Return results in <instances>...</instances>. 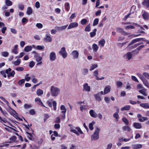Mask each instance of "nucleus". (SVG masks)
I'll list each match as a JSON object with an SVG mask.
<instances>
[{
    "label": "nucleus",
    "instance_id": "f257e3e1",
    "mask_svg": "<svg viewBox=\"0 0 149 149\" xmlns=\"http://www.w3.org/2000/svg\"><path fill=\"white\" fill-rule=\"evenodd\" d=\"M50 91L51 95L52 97H56L60 92V89L54 86L50 87Z\"/></svg>",
    "mask_w": 149,
    "mask_h": 149
},
{
    "label": "nucleus",
    "instance_id": "f03ea898",
    "mask_svg": "<svg viewBox=\"0 0 149 149\" xmlns=\"http://www.w3.org/2000/svg\"><path fill=\"white\" fill-rule=\"evenodd\" d=\"M100 129L98 128H97L93 134L92 136L91 139L92 140H96L99 138V132Z\"/></svg>",
    "mask_w": 149,
    "mask_h": 149
},
{
    "label": "nucleus",
    "instance_id": "7ed1b4c3",
    "mask_svg": "<svg viewBox=\"0 0 149 149\" xmlns=\"http://www.w3.org/2000/svg\"><path fill=\"white\" fill-rule=\"evenodd\" d=\"M58 54L61 55L64 58H65L67 56V52L65 48L64 47H62L59 52Z\"/></svg>",
    "mask_w": 149,
    "mask_h": 149
},
{
    "label": "nucleus",
    "instance_id": "20e7f679",
    "mask_svg": "<svg viewBox=\"0 0 149 149\" xmlns=\"http://www.w3.org/2000/svg\"><path fill=\"white\" fill-rule=\"evenodd\" d=\"M60 110L61 111V117L63 119H65V113L66 112L67 109L63 105H62L60 106Z\"/></svg>",
    "mask_w": 149,
    "mask_h": 149
},
{
    "label": "nucleus",
    "instance_id": "39448f33",
    "mask_svg": "<svg viewBox=\"0 0 149 149\" xmlns=\"http://www.w3.org/2000/svg\"><path fill=\"white\" fill-rule=\"evenodd\" d=\"M142 15L143 19L146 20H149V13L145 10H142Z\"/></svg>",
    "mask_w": 149,
    "mask_h": 149
},
{
    "label": "nucleus",
    "instance_id": "423d86ee",
    "mask_svg": "<svg viewBox=\"0 0 149 149\" xmlns=\"http://www.w3.org/2000/svg\"><path fill=\"white\" fill-rule=\"evenodd\" d=\"M46 42H51L52 41V39L51 35L49 33L46 34L45 36L43 39Z\"/></svg>",
    "mask_w": 149,
    "mask_h": 149
},
{
    "label": "nucleus",
    "instance_id": "0eeeda50",
    "mask_svg": "<svg viewBox=\"0 0 149 149\" xmlns=\"http://www.w3.org/2000/svg\"><path fill=\"white\" fill-rule=\"evenodd\" d=\"M56 55L55 52H50L49 54V58L50 61H54L56 59Z\"/></svg>",
    "mask_w": 149,
    "mask_h": 149
},
{
    "label": "nucleus",
    "instance_id": "6e6552de",
    "mask_svg": "<svg viewBox=\"0 0 149 149\" xmlns=\"http://www.w3.org/2000/svg\"><path fill=\"white\" fill-rule=\"evenodd\" d=\"M83 91H84L89 92L91 91V86L87 83H85L83 85Z\"/></svg>",
    "mask_w": 149,
    "mask_h": 149
},
{
    "label": "nucleus",
    "instance_id": "1a4fd4ad",
    "mask_svg": "<svg viewBox=\"0 0 149 149\" xmlns=\"http://www.w3.org/2000/svg\"><path fill=\"white\" fill-rule=\"evenodd\" d=\"M132 57V52H128L127 53L124 54L123 56L124 58L125 59L128 60H130Z\"/></svg>",
    "mask_w": 149,
    "mask_h": 149
},
{
    "label": "nucleus",
    "instance_id": "9d476101",
    "mask_svg": "<svg viewBox=\"0 0 149 149\" xmlns=\"http://www.w3.org/2000/svg\"><path fill=\"white\" fill-rule=\"evenodd\" d=\"M70 131L71 132H73L77 135H79V134H82L83 133V132L81 130V129L78 127L76 128V130H70Z\"/></svg>",
    "mask_w": 149,
    "mask_h": 149
},
{
    "label": "nucleus",
    "instance_id": "9b49d317",
    "mask_svg": "<svg viewBox=\"0 0 149 149\" xmlns=\"http://www.w3.org/2000/svg\"><path fill=\"white\" fill-rule=\"evenodd\" d=\"M78 26V24L77 22H74L70 23L69 25L68 29H71L77 27Z\"/></svg>",
    "mask_w": 149,
    "mask_h": 149
},
{
    "label": "nucleus",
    "instance_id": "f8f14e48",
    "mask_svg": "<svg viewBox=\"0 0 149 149\" xmlns=\"http://www.w3.org/2000/svg\"><path fill=\"white\" fill-rule=\"evenodd\" d=\"M71 54L74 58L77 59L78 58L79 53L78 51L74 50L72 51Z\"/></svg>",
    "mask_w": 149,
    "mask_h": 149
},
{
    "label": "nucleus",
    "instance_id": "ddd939ff",
    "mask_svg": "<svg viewBox=\"0 0 149 149\" xmlns=\"http://www.w3.org/2000/svg\"><path fill=\"white\" fill-rule=\"evenodd\" d=\"M143 39H144V38H137L134 39L128 45V46H129L131 45H133L134 43L137 42H139L141 40H143Z\"/></svg>",
    "mask_w": 149,
    "mask_h": 149
},
{
    "label": "nucleus",
    "instance_id": "4468645a",
    "mask_svg": "<svg viewBox=\"0 0 149 149\" xmlns=\"http://www.w3.org/2000/svg\"><path fill=\"white\" fill-rule=\"evenodd\" d=\"M133 126L134 128L136 129H140L142 127L141 124L139 123H134Z\"/></svg>",
    "mask_w": 149,
    "mask_h": 149
},
{
    "label": "nucleus",
    "instance_id": "2eb2a0df",
    "mask_svg": "<svg viewBox=\"0 0 149 149\" xmlns=\"http://www.w3.org/2000/svg\"><path fill=\"white\" fill-rule=\"evenodd\" d=\"M35 46L34 45H33L32 46H27L25 47L24 49V51L28 52L31 51L33 48H34Z\"/></svg>",
    "mask_w": 149,
    "mask_h": 149
},
{
    "label": "nucleus",
    "instance_id": "dca6fc26",
    "mask_svg": "<svg viewBox=\"0 0 149 149\" xmlns=\"http://www.w3.org/2000/svg\"><path fill=\"white\" fill-rule=\"evenodd\" d=\"M132 148L134 149H140L142 148V145L141 144H134L132 145Z\"/></svg>",
    "mask_w": 149,
    "mask_h": 149
},
{
    "label": "nucleus",
    "instance_id": "f3484780",
    "mask_svg": "<svg viewBox=\"0 0 149 149\" xmlns=\"http://www.w3.org/2000/svg\"><path fill=\"white\" fill-rule=\"evenodd\" d=\"M95 100L98 101H100L101 100V98L100 96V93L94 95Z\"/></svg>",
    "mask_w": 149,
    "mask_h": 149
},
{
    "label": "nucleus",
    "instance_id": "a211bd4d",
    "mask_svg": "<svg viewBox=\"0 0 149 149\" xmlns=\"http://www.w3.org/2000/svg\"><path fill=\"white\" fill-rule=\"evenodd\" d=\"M35 101L40 105L43 107H45V106L43 104V103L42 102L41 99L39 97H37L35 99Z\"/></svg>",
    "mask_w": 149,
    "mask_h": 149
},
{
    "label": "nucleus",
    "instance_id": "6ab92c4d",
    "mask_svg": "<svg viewBox=\"0 0 149 149\" xmlns=\"http://www.w3.org/2000/svg\"><path fill=\"white\" fill-rule=\"evenodd\" d=\"M18 45H15L13 49L12 50V52L15 54H17L18 53Z\"/></svg>",
    "mask_w": 149,
    "mask_h": 149
},
{
    "label": "nucleus",
    "instance_id": "aec40b11",
    "mask_svg": "<svg viewBox=\"0 0 149 149\" xmlns=\"http://www.w3.org/2000/svg\"><path fill=\"white\" fill-rule=\"evenodd\" d=\"M89 113L91 116L93 118H96L97 116V115L96 113L93 109L90 111Z\"/></svg>",
    "mask_w": 149,
    "mask_h": 149
},
{
    "label": "nucleus",
    "instance_id": "412c9836",
    "mask_svg": "<svg viewBox=\"0 0 149 149\" xmlns=\"http://www.w3.org/2000/svg\"><path fill=\"white\" fill-rule=\"evenodd\" d=\"M111 90V87L109 85H108L106 86L104 89V94H107L109 93Z\"/></svg>",
    "mask_w": 149,
    "mask_h": 149
},
{
    "label": "nucleus",
    "instance_id": "4be33fe9",
    "mask_svg": "<svg viewBox=\"0 0 149 149\" xmlns=\"http://www.w3.org/2000/svg\"><path fill=\"white\" fill-rule=\"evenodd\" d=\"M116 30L117 31L121 32L124 35H127L128 33L125 32L123 29L121 28H117Z\"/></svg>",
    "mask_w": 149,
    "mask_h": 149
},
{
    "label": "nucleus",
    "instance_id": "5701e85b",
    "mask_svg": "<svg viewBox=\"0 0 149 149\" xmlns=\"http://www.w3.org/2000/svg\"><path fill=\"white\" fill-rule=\"evenodd\" d=\"M141 107L146 109H149V104L148 103H141L140 104Z\"/></svg>",
    "mask_w": 149,
    "mask_h": 149
},
{
    "label": "nucleus",
    "instance_id": "b1692460",
    "mask_svg": "<svg viewBox=\"0 0 149 149\" xmlns=\"http://www.w3.org/2000/svg\"><path fill=\"white\" fill-rule=\"evenodd\" d=\"M92 48L94 52H96L99 48V47L96 44H93L92 45Z\"/></svg>",
    "mask_w": 149,
    "mask_h": 149
},
{
    "label": "nucleus",
    "instance_id": "393cba45",
    "mask_svg": "<svg viewBox=\"0 0 149 149\" xmlns=\"http://www.w3.org/2000/svg\"><path fill=\"white\" fill-rule=\"evenodd\" d=\"M105 43V40L104 39H102L100 40L99 42V44L101 47H103Z\"/></svg>",
    "mask_w": 149,
    "mask_h": 149
},
{
    "label": "nucleus",
    "instance_id": "a878e982",
    "mask_svg": "<svg viewBox=\"0 0 149 149\" xmlns=\"http://www.w3.org/2000/svg\"><path fill=\"white\" fill-rule=\"evenodd\" d=\"M43 93V91L40 89H38L36 91V94L38 96H41Z\"/></svg>",
    "mask_w": 149,
    "mask_h": 149
},
{
    "label": "nucleus",
    "instance_id": "bb28decb",
    "mask_svg": "<svg viewBox=\"0 0 149 149\" xmlns=\"http://www.w3.org/2000/svg\"><path fill=\"white\" fill-rule=\"evenodd\" d=\"M34 57L36 58V60L37 62L40 61L42 60V57L39 55H35Z\"/></svg>",
    "mask_w": 149,
    "mask_h": 149
},
{
    "label": "nucleus",
    "instance_id": "cd10ccee",
    "mask_svg": "<svg viewBox=\"0 0 149 149\" xmlns=\"http://www.w3.org/2000/svg\"><path fill=\"white\" fill-rule=\"evenodd\" d=\"M122 129L124 131L130 132L131 130V128L129 126H127L123 127L122 128Z\"/></svg>",
    "mask_w": 149,
    "mask_h": 149
},
{
    "label": "nucleus",
    "instance_id": "c85d7f7f",
    "mask_svg": "<svg viewBox=\"0 0 149 149\" xmlns=\"http://www.w3.org/2000/svg\"><path fill=\"white\" fill-rule=\"evenodd\" d=\"M97 67L98 65L97 64H92L90 66L89 70L90 71H92Z\"/></svg>",
    "mask_w": 149,
    "mask_h": 149
},
{
    "label": "nucleus",
    "instance_id": "c756f323",
    "mask_svg": "<svg viewBox=\"0 0 149 149\" xmlns=\"http://www.w3.org/2000/svg\"><path fill=\"white\" fill-rule=\"evenodd\" d=\"M146 89L145 88H143V89L139 90V91L140 93L142 94L144 96H146L147 95V93L146 92Z\"/></svg>",
    "mask_w": 149,
    "mask_h": 149
},
{
    "label": "nucleus",
    "instance_id": "7c9ffc66",
    "mask_svg": "<svg viewBox=\"0 0 149 149\" xmlns=\"http://www.w3.org/2000/svg\"><path fill=\"white\" fill-rule=\"evenodd\" d=\"M21 63V60L19 59H17V60L12 62V64L15 66H17L19 65Z\"/></svg>",
    "mask_w": 149,
    "mask_h": 149
},
{
    "label": "nucleus",
    "instance_id": "2f4dec72",
    "mask_svg": "<svg viewBox=\"0 0 149 149\" xmlns=\"http://www.w3.org/2000/svg\"><path fill=\"white\" fill-rule=\"evenodd\" d=\"M142 81L144 84L147 88H149V83L148 81L146 79H144L142 80Z\"/></svg>",
    "mask_w": 149,
    "mask_h": 149
},
{
    "label": "nucleus",
    "instance_id": "473e14b6",
    "mask_svg": "<svg viewBox=\"0 0 149 149\" xmlns=\"http://www.w3.org/2000/svg\"><path fill=\"white\" fill-rule=\"evenodd\" d=\"M130 106L129 105H126L121 108V110L122 111L128 110L130 109Z\"/></svg>",
    "mask_w": 149,
    "mask_h": 149
},
{
    "label": "nucleus",
    "instance_id": "72a5a7b5",
    "mask_svg": "<svg viewBox=\"0 0 149 149\" xmlns=\"http://www.w3.org/2000/svg\"><path fill=\"white\" fill-rule=\"evenodd\" d=\"M36 49L39 50H44L45 49V47L44 45H38L36 47L35 46L34 48Z\"/></svg>",
    "mask_w": 149,
    "mask_h": 149
},
{
    "label": "nucleus",
    "instance_id": "f704fd0d",
    "mask_svg": "<svg viewBox=\"0 0 149 149\" xmlns=\"http://www.w3.org/2000/svg\"><path fill=\"white\" fill-rule=\"evenodd\" d=\"M143 5L147 7H149V0H144L143 2Z\"/></svg>",
    "mask_w": 149,
    "mask_h": 149
},
{
    "label": "nucleus",
    "instance_id": "c9c22d12",
    "mask_svg": "<svg viewBox=\"0 0 149 149\" xmlns=\"http://www.w3.org/2000/svg\"><path fill=\"white\" fill-rule=\"evenodd\" d=\"M32 13V10L31 8L30 7H29L27 8V10L26 11V14L28 15H31Z\"/></svg>",
    "mask_w": 149,
    "mask_h": 149
},
{
    "label": "nucleus",
    "instance_id": "e433bc0d",
    "mask_svg": "<svg viewBox=\"0 0 149 149\" xmlns=\"http://www.w3.org/2000/svg\"><path fill=\"white\" fill-rule=\"evenodd\" d=\"M0 98L2 100L4 101L6 103L7 106L10 108V104L3 97L1 96L0 97Z\"/></svg>",
    "mask_w": 149,
    "mask_h": 149
},
{
    "label": "nucleus",
    "instance_id": "4c0bfd02",
    "mask_svg": "<svg viewBox=\"0 0 149 149\" xmlns=\"http://www.w3.org/2000/svg\"><path fill=\"white\" fill-rule=\"evenodd\" d=\"M98 71L97 70H95L93 72V75L95 77V78L97 80H98L99 79V77L98 76Z\"/></svg>",
    "mask_w": 149,
    "mask_h": 149
},
{
    "label": "nucleus",
    "instance_id": "58836bf2",
    "mask_svg": "<svg viewBox=\"0 0 149 149\" xmlns=\"http://www.w3.org/2000/svg\"><path fill=\"white\" fill-rule=\"evenodd\" d=\"M5 4L7 6H10L12 5L13 3L10 0H6Z\"/></svg>",
    "mask_w": 149,
    "mask_h": 149
},
{
    "label": "nucleus",
    "instance_id": "ea45409f",
    "mask_svg": "<svg viewBox=\"0 0 149 149\" xmlns=\"http://www.w3.org/2000/svg\"><path fill=\"white\" fill-rule=\"evenodd\" d=\"M15 74V72L14 70H13L11 72H10L8 74L7 77L9 78L10 77H13L14 76V75Z\"/></svg>",
    "mask_w": 149,
    "mask_h": 149
},
{
    "label": "nucleus",
    "instance_id": "a19ab883",
    "mask_svg": "<svg viewBox=\"0 0 149 149\" xmlns=\"http://www.w3.org/2000/svg\"><path fill=\"white\" fill-rule=\"evenodd\" d=\"M16 139L17 137L16 136H12L9 139L10 141L9 143H10L15 142L16 141Z\"/></svg>",
    "mask_w": 149,
    "mask_h": 149
},
{
    "label": "nucleus",
    "instance_id": "79ce46f5",
    "mask_svg": "<svg viewBox=\"0 0 149 149\" xmlns=\"http://www.w3.org/2000/svg\"><path fill=\"white\" fill-rule=\"evenodd\" d=\"M97 31V29H94L93 30V32L90 33V36L92 38L95 36L96 34V32Z\"/></svg>",
    "mask_w": 149,
    "mask_h": 149
},
{
    "label": "nucleus",
    "instance_id": "37998d69",
    "mask_svg": "<svg viewBox=\"0 0 149 149\" xmlns=\"http://www.w3.org/2000/svg\"><path fill=\"white\" fill-rule=\"evenodd\" d=\"M65 6L66 10L68 11H69L70 8L69 3L68 2L65 3Z\"/></svg>",
    "mask_w": 149,
    "mask_h": 149
},
{
    "label": "nucleus",
    "instance_id": "c03bdc74",
    "mask_svg": "<svg viewBox=\"0 0 149 149\" xmlns=\"http://www.w3.org/2000/svg\"><path fill=\"white\" fill-rule=\"evenodd\" d=\"M82 74L84 75H86L88 73V70L87 68H84L81 70Z\"/></svg>",
    "mask_w": 149,
    "mask_h": 149
},
{
    "label": "nucleus",
    "instance_id": "a18cd8bd",
    "mask_svg": "<svg viewBox=\"0 0 149 149\" xmlns=\"http://www.w3.org/2000/svg\"><path fill=\"white\" fill-rule=\"evenodd\" d=\"M148 119V117H142L141 119H138L140 122H143L147 120Z\"/></svg>",
    "mask_w": 149,
    "mask_h": 149
},
{
    "label": "nucleus",
    "instance_id": "49530a36",
    "mask_svg": "<svg viewBox=\"0 0 149 149\" xmlns=\"http://www.w3.org/2000/svg\"><path fill=\"white\" fill-rule=\"evenodd\" d=\"M99 19L98 18L95 19L93 22V26L97 25L98 23L99 22Z\"/></svg>",
    "mask_w": 149,
    "mask_h": 149
},
{
    "label": "nucleus",
    "instance_id": "de8ad7c7",
    "mask_svg": "<svg viewBox=\"0 0 149 149\" xmlns=\"http://www.w3.org/2000/svg\"><path fill=\"white\" fill-rule=\"evenodd\" d=\"M80 110L81 111L83 112V111L86 110V105H82L81 106L79 107Z\"/></svg>",
    "mask_w": 149,
    "mask_h": 149
},
{
    "label": "nucleus",
    "instance_id": "09e8293b",
    "mask_svg": "<svg viewBox=\"0 0 149 149\" xmlns=\"http://www.w3.org/2000/svg\"><path fill=\"white\" fill-rule=\"evenodd\" d=\"M95 123V122L94 121H93L92 123H90L89 124V129L91 130H93V125H94Z\"/></svg>",
    "mask_w": 149,
    "mask_h": 149
},
{
    "label": "nucleus",
    "instance_id": "8fccbe9b",
    "mask_svg": "<svg viewBox=\"0 0 149 149\" xmlns=\"http://www.w3.org/2000/svg\"><path fill=\"white\" fill-rule=\"evenodd\" d=\"M113 116L115 118L116 120V121L118 120L119 118V115L117 112H115L114 113L113 115Z\"/></svg>",
    "mask_w": 149,
    "mask_h": 149
},
{
    "label": "nucleus",
    "instance_id": "3c124183",
    "mask_svg": "<svg viewBox=\"0 0 149 149\" xmlns=\"http://www.w3.org/2000/svg\"><path fill=\"white\" fill-rule=\"evenodd\" d=\"M1 55L3 57H6L8 56L9 53L7 52H1Z\"/></svg>",
    "mask_w": 149,
    "mask_h": 149
},
{
    "label": "nucleus",
    "instance_id": "603ef678",
    "mask_svg": "<svg viewBox=\"0 0 149 149\" xmlns=\"http://www.w3.org/2000/svg\"><path fill=\"white\" fill-rule=\"evenodd\" d=\"M5 129L6 130H7V131L9 132H11L13 130L15 131V130L14 129L11 127H6L5 128Z\"/></svg>",
    "mask_w": 149,
    "mask_h": 149
},
{
    "label": "nucleus",
    "instance_id": "864d4df0",
    "mask_svg": "<svg viewBox=\"0 0 149 149\" xmlns=\"http://www.w3.org/2000/svg\"><path fill=\"white\" fill-rule=\"evenodd\" d=\"M29 74H26V75L24 79H25V81L26 80L27 81H28L30 80L31 77L29 76Z\"/></svg>",
    "mask_w": 149,
    "mask_h": 149
},
{
    "label": "nucleus",
    "instance_id": "5fc2aeb1",
    "mask_svg": "<svg viewBox=\"0 0 149 149\" xmlns=\"http://www.w3.org/2000/svg\"><path fill=\"white\" fill-rule=\"evenodd\" d=\"M68 26V25L62 26L60 27H57V29L59 30H62L66 29Z\"/></svg>",
    "mask_w": 149,
    "mask_h": 149
},
{
    "label": "nucleus",
    "instance_id": "6e6d98bb",
    "mask_svg": "<svg viewBox=\"0 0 149 149\" xmlns=\"http://www.w3.org/2000/svg\"><path fill=\"white\" fill-rule=\"evenodd\" d=\"M52 104L54 110V111H56V109L57 103L55 101H53L52 102Z\"/></svg>",
    "mask_w": 149,
    "mask_h": 149
},
{
    "label": "nucleus",
    "instance_id": "4d7b16f0",
    "mask_svg": "<svg viewBox=\"0 0 149 149\" xmlns=\"http://www.w3.org/2000/svg\"><path fill=\"white\" fill-rule=\"evenodd\" d=\"M86 31H91V27L90 24H88L85 29Z\"/></svg>",
    "mask_w": 149,
    "mask_h": 149
},
{
    "label": "nucleus",
    "instance_id": "13d9d810",
    "mask_svg": "<svg viewBox=\"0 0 149 149\" xmlns=\"http://www.w3.org/2000/svg\"><path fill=\"white\" fill-rule=\"evenodd\" d=\"M116 84L118 87L120 88L123 85V83L121 81H118L116 82Z\"/></svg>",
    "mask_w": 149,
    "mask_h": 149
},
{
    "label": "nucleus",
    "instance_id": "bf43d9fd",
    "mask_svg": "<svg viewBox=\"0 0 149 149\" xmlns=\"http://www.w3.org/2000/svg\"><path fill=\"white\" fill-rule=\"evenodd\" d=\"M122 120L126 125H127L129 124V123L128 120L125 118H123Z\"/></svg>",
    "mask_w": 149,
    "mask_h": 149
},
{
    "label": "nucleus",
    "instance_id": "052dcab7",
    "mask_svg": "<svg viewBox=\"0 0 149 149\" xmlns=\"http://www.w3.org/2000/svg\"><path fill=\"white\" fill-rule=\"evenodd\" d=\"M145 45H142L140 46L138 48H137L136 49H135L136 51H137V52H139V51L142 48H143L144 47Z\"/></svg>",
    "mask_w": 149,
    "mask_h": 149
},
{
    "label": "nucleus",
    "instance_id": "680f3d73",
    "mask_svg": "<svg viewBox=\"0 0 149 149\" xmlns=\"http://www.w3.org/2000/svg\"><path fill=\"white\" fill-rule=\"evenodd\" d=\"M32 82L34 84L37 83L38 82L37 79L35 78L34 75H32Z\"/></svg>",
    "mask_w": 149,
    "mask_h": 149
},
{
    "label": "nucleus",
    "instance_id": "e2e57ef3",
    "mask_svg": "<svg viewBox=\"0 0 149 149\" xmlns=\"http://www.w3.org/2000/svg\"><path fill=\"white\" fill-rule=\"evenodd\" d=\"M87 22V20L85 19H82L81 21V24L83 25H85Z\"/></svg>",
    "mask_w": 149,
    "mask_h": 149
},
{
    "label": "nucleus",
    "instance_id": "0e129e2a",
    "mask_svg": "<svg viewBox=\"0 0 149 149\" xmlns=\"http://www.w3.org/2000/svg\"><path fill=\"white\" fill-rule=\"evenodd\" d=\"M31 106L30 104H25L24 105V107L25 109H27L30 108H31Z\"/></svg>",
    "mask_w": 149,
    "mask_h": 149
},
{
    "label": "nucleus",
    "instance_id": "69168bd1",
    "mask_svg": "<svg viewBox=\"0 0 149 149\" xmlns=\"http://www.w3.org/2000/svg\"><path fill=\"white\" fill-rule=\"evenodd\" d=\"M29 149H39V147L35 145L30 146Z\"/></svg>",
    "mask_w": 149,
    "mask_h": 149
},
{
    "label": "nucleus",
    "instance_id": "338daca9",
    "mask_svg": "<svg viewBox=\"0 0 149 149\" xmlns=\"http://www.w3.org/2000/svg\"><path fill=\"white\" fill-rule=\"evenodd\" d=\"M36 26L38 29H41L43 27L42 24L40 23H38L36 24Z\"/></svg>",
    "mask_w": 149,
    "mask_h": 149
},
{
    "label": "nucleus",
    "instance_id": "774afa93",
    "mask_svg": "<svg viewBox=\"0 0 149 149\" xmlns=\"http://www.w3.org/2000/svg\"><path fill=\"white\" fill-rule=\"evenodd\" d=\"M35 63L33 61H32L29 63V66L30 67L32 68L33 67Z\"/></svg>",
    "mask_w": 149,
    "mask_h": 149
}]
</instances>
